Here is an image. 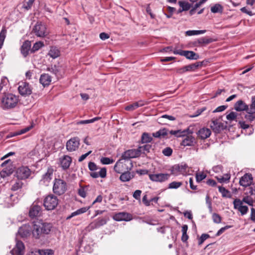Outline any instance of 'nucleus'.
I'll return each mask as SVG.
<instances>
[{
    "label": "nucleus",
    "mask_w": 255,
    "mask_h": 255,
    "mask_svg": "<svg viewBox=\"0 0 255 255\" xmlns=\"http://www.w3.org/2000/svg\"><path fill=\"white\" fill-rule=\"evenodd\" d=\"M124 164L126 165V163L124 164V163L122 162V160L119 159L114 166V169L115 172L118 173H122Z\"/></svg>",
    "instance_id": "41"
},
{
    "label": "nucleus",
    "mask_w": 255,
    "mask_h": 255,
    "mask_svg": "<svg viewBox=\"0 0 255 255\" xmlns=\"http://www.w3.org/2000/svg\"><path fill=\"white\" fill-rule=\"evenodd\" d=\"M51 82V77L48 74H42L40 77L39 82L44 86L50 85Z\"/></svg>",
    "instance_id": "27"
},
{
    "label": "nucleus",
    "mask_w": 255,
    "mask_h": 255,
    "mask_svg": "<svg viewBox=\"0 0 255 255\" xmlns=\"http://www.w3.org/2000/svg\"><path fill=\"white\" fill-rule=\"evenodd\" d=\"M146 104V102L145 101L139 100L138 102L127 106L125 107V110L127 111H133L139 107L144 106Z\"/></svg>",
    "instance_id": "25"
},
{
    "label": "nucleus",
    "mask_w": 255,
    "mask_h": 255,
    "mask_svg": "<svg viewBox=\"0 0 255 255\" xmlns=\"http://www.w3.org/2000/svg\"><path fill=\"white\" fill-rule=\"evenodd\" d=\"M212 217L213 221L215 223L219 224L221 223L222 218L218 214L214 213L212 214Z\"/></svg>",
    "instance_id": "55"
},
{
    "label": "nucleus",
    "mask_w": 255,
    "mask_h": 255,
    "mask_svg": "<svg viewBox=\"0 0 255 255\" xmlns=\"http://www.w3.org/2000/svg\"><path fill=\"white\" fill-rule=\"evenodd\" d=\"M67 190L66 182L61 179H55L53 186V192L58 195L63 194Z\"/></svg>",
    "instance_id": "5"
},
{
    "label": "nucleus",
    "mask_w": 255,
    "mask_h": 255,
    "mask_svg": "<svg viewBox=\"0 0 255 255\" xmlns=\"http://www.w3.org/2000/svg\"><path fill=\"white\" fill-rule=\"evenodd\" d=\"M59 200L53 194H49L46 196L43 200V206L47 210H53L58 205Z\"/></svg>",
    "instance_id": "4"
},
{
    "label": "nucleus",
    "mask_w": 255,
    "mask_h": 255,
    "mask_svg": "<svg viewBox=\"0 0 255 255\" xmlns=\"http://www.w3.org/2000/svg\"><path fill=\"white\" fill-rule=\"evenodd\" d=\"M53 170L51 168H48L47 172L42 176L41 181H43V183L49 182L52 179V176L53 175Z\"/></svg>",
    "instance_id": "29"
},
{
    "label": "nucleus",
    "mask_w": 255,
    "mask_h": 255,
    "mask_svg": "<svg viewBox=\"0 0 255 255\" xmlns=\"http://www.w3.org/2000/svg\"><path fill=\"white\" fill-rule=\"evenodd\" d=\"M164 119H166L169 121H174L176 119L173 116H169V115H163L162 116H161L160 117H159L158 119V122L159 123H162L163 122V120Z\"/></svg>",
    "instance_id": "54"
},
{
    "label": "nucleus",
    "mask_w": 255,
    "mask_h": 255,
    "mask_svg": "<svg viewBox=\"0 0 255 255\" xmlns=\"http://www.w3.org/2000/svg\"><path fill=\"white\" fill-rule=\"evenodd\" d=\"M80 139L78 137L70 138L67 141L66 149L68 151L72 152L76 150L80 145Z\"/></svg>",
    "instance_id": "8"
},
{
    "label": "nucleus",
    "mask_w": 255,
    "mask_h": 255,
    "mask_svg": "<svg viewBox=\"0 0 255 255\" xmlns=\"http://www.w3.org/2000/svg\"><path fill=\"white\" fill-rule=\"evenodd\" d=\"M173 53L185 56L187 59L190 60H197L199 59V56L192 51L187 50H174Z\"/></svg>",
    "instance_id": "9"
},
{
    "label": "nucleus",
    "mask_w": 255,
    "mask_h": 255,
    "mask_svg": "<svg viewBox=\"0 0 255 255\" xmlns=\"http://www.w3.org/2000/svg\"><path fill=\"white\" fill-rule=\"evenodd\" d=\"M207 175L203 172H198L196 174V180L198 183L200 182L206 177Z\"/></svg>",
    "instance_id": "53"
},
{
    "label": "nucleus",
    "mask_w": 255,
    "mask_h": 255,
    "mask_svg": "<svg viewBox=\"0 0 255 255\" xmlns=\"http://www.w3.org/2000/svg\"><path fill=\"white\" fill-rule=\"evenodd\" d=\"M41 207L36 204L33 203L29 211V216L31 218H35L40 216L41 213Z\"/></svg>",
    "instance_id": "15"
},
{
    "label": "nucleus",
    "mask_w": 255,
    "mask_h": 255,
    "mask_svg": "<svg viewBox=\"0 0 255 255\" xmlns=\"http://www.w3.org/2000/svg\"><path fill=\"white\" fill-rule=\"evenodd\" d=\"M114 162V160L112 158L109 157H102L101 158V162L103 164H112Z\"/></svg>",
    "instance_id": "57"
},
{
    "label": "nucleus",
    "mask_w": 255,
    "mask_h": 255,
    "mask_svg": "<svg viewBox=\"0 0 255 255\" xmlns=\"http://www.w3.org/2000/svg\"><path fill=\"white\" fill-rule=\"evenodd\" d=\"M237 116V114L234 112H232L226 116V118L229 121H235L236 120Z\"/></svg>",
    "instance_id": "58"
},
{
    "label": "nucleus",
    "mask_w": 255,
    "mask_h": 255,
    "mask_svg": "<svg viewBox=\"0 0 255 255\" xmlns=\"http://www.w3.org/2000/svg\"><path fill=\"white\" fill-rule=\"evenodd\" d=\"M241 201H243V203H245L247 204H248L250 206H254V200L252 199V198L249 197V196H247L244 197L242 200Z\"/></svg>",
    "instance_id": "51"
},
{
    "label": "nucleus",
    "mask_w": 255,
    "mask_h": 255,
    "mask_svg": "<svg viewBox=\"0 0 255 255\" xmlns=\"http://www.w3.org/2000/svg\"><path fill=\"white\" fill-rule=\"evenodd\" d=\"M216 178L220 183H228L230 179L231 175L230 173H226L223 176H216Z\"/></svg>",
    "instance_id": "37"
},
{
    "label": "nucleus",
    "mask_w": 255,
    "mask_h": 255,
    "mask_svg": "<svg viewBox=\"0 0 255 255\" xmlns=\"http://www.w3.org/2000/svg\"><path fill=\"white\" fill-rule=\"evenodd\" d=\"M233 205L234 209L238 210L242 215L246 214L249 211L248 207L243 205V201L239 199H235L233 201Z\"/></svg>",
    "instance_id": "12"
},
{
    "label": "nucleus",
    "mask_w": 255,
    "mask_h": 255,
    "mask_svg": "<svg viewBox=\"0 0 255 255\" xmlns=\"http://www.w3.org/2000/svg\"><path fill=\"white\" fill-rule=\"evenodd\" d=\"M52 225L44 222L41 220H37L33 222L32 235L36 239L48 235L51 231Z\"/></svg>",
    "instance_id": "1"
},
{
    "label": "nucleus",
    "mask_w": 255,
    "mask_h": 255,
    "mask_svg": "<svg viewBox=\"0 0 255 255\" xmlns=\"http://www.w3.org/2000/svg\"><path fill=\"white\" fill-rule=\"evenodd\" d=\"M1 107L3 110H8L14 108L19 99L17 96L11 93H5L1 98Z\"/></svg>",
    "instance_id": "2"
},
{
    "label": "nucleus",
    "mask_w": 255,
    "mask_h": 255,
    "mask_svg": "<svg viewBox=\"0 0 255 255\" xmlns=\"http://www.w3.org/2000/svg\"><path fill=\"white\" fill-rule=\"evenodd\" d=\"M44 46L43 42L38 41L34 43L33 47L31 49V53H34L35 51L38 50L40 48Z\"/></svg>",
    "instance_id": "49"
},
{
    "label": "nucleus",
    "mask_w": 255,
    "mask_h": 255,
    "mask_svg": "<svg viewBox=\"0 0 255 255\" xmlns=\"http://www.w3.org/2000/svg\"><path fill=\"white\" fill-rule=\"evenodd\" d=\"M8 83V80L6 77H3L1 78L0 83V91L2 90L3 86L6 85Z\"/></svg>",
    "instance_id": "62"
},
{
    "label": "nucleus",
    "mask_w": 255,
    "mask_h": 255,
    "mask_svg": "<svg viewBox=\"0 0 255 255\" xmlns=\"http://www.w3.org/2000/svg\"><path fill=\"white\" fill-rule=\"evenodd\" d=\"M31 42L28 40L25 41L21 47V53L22 55L26 57L31 51Z\"/></svg>",
    "instance_id": "24"
},
{
    "label": "nucleus",
    "mask_w": 255,
    "mask_h": 255,
    "mask_svg": "<svg viewBox=\"0 0 255 255\" xmlns=\"http://www.w3.org/2000/svg\"><path fill=\"white\" fill-rule=\"evenodd\" d=\"M101 119V117H95V118H94L92 119H90V120H81V121L76 122V125H84V124H88L93 123L95 122L100 120Z\"/></svg>",
    "instance_id": "36"
},
{
    "label": "nucleus",
    "mask_w": 255,
    "mask_h": 255,
    "mask_svg": "<svg viewBox=\"0 0 255 255\" xmlns=\"http://www.w3.org/2000/svg\"><path fill=\"white\" fill-rule=\"evenodd\" d=\"M219 191L222 194L223 197L230 198L231 195L230 194V192L227 190L225 188L222 186L218 187Z\"/></svg>",
    "instance_id": "48"
},
{
    "label": "nucleus",
    "mask_w": 255,
    "mask_h": 255,
    "mask_svg": "<svg viewBox=\"0 0 255 255\" xmlns=\"http://www.w3.org/2000/svg\"><path fill=\"white\" fill-rule=\"evenodd\" d=\"M89 209L90 207H85L80 208L77 210L76 211L72 213L69 216L67 217V219H70L74 216L84 213L86 212Z\"/></svg>",
    "instance_id": "31"
},
{
    "label": "nucleus",
    "mask_w": 255,
    "mask_h": 255,
    "mask_svg": "<svg viewBox=\"0 0 255 255\" xmlns=\"http://www.w3.org/2000/svg\"><path fill=\"white\" fill-rule=\"evenodd\" d=\"M31 174V170L27 166H21L16 171V176L18 179L23 180L28 178Z\"/></svg>",
    "instance_id": "7"
},
{
    "label": "nucleus",
    "mask_w": 255,
    "mask_h": 255,
    "mask_svg": "<svg viewBox=\"0 0 255 255\" xmlns=\"http://www.w3.org/2000/svg\"><path fill=\"white\" fill-rule=\"evenodd\" d=\"M198 136L201 139H204L209 137L211 134V131L209 128H201L197 133Z\"/></svg>",
    "instance_id": "26"
},
{
    "label": "nucleus",
    "mask_w": 255,
    "mask_h": 255,
    "mask_svg": "<svg viewBox=\"0 0 255 255\" xmlns=\"http://www.w3.org/2000/svg\"><path fill=\"white\" fill-rule=\"evenodd\" d=\"M195 142V138L191 135L187 136L182 141L181 144L184 146H192Z\"/></svg>",
    "instance_id": "32"
},
{
    "label": "nucleus",
    "mask_w": 255,
    "mask_h": 255,
    "mask_svg": "<svg viewBox=\"0 0 255 255\" xmlns=\"http://www.w3.org/2000/svg\"><path fill=\"white\" fill-rule=\"evenodd\" d=\"M48 55L53 59L57 58L60 55L59 50L55 47H52L49 51Z\"/></svg>",
    "instance_id": "40"
},
{
    "label": "nucleus",
    "mask_w": 255,
    "mask_h": 255,
    "mask_svg": "<svg viewBox=\"0 0 255 255\" xmlns=\"http://www.w3.org/2000/svg\"><path fill=\"white\" fill-rule=\"evenodd\" d=\"M178 4L181 7L182 10L184 11L189 10L191 7V4L186 1H179Z\"/></svg>",
    "instance_id": "47"
},
{
    "label": "nucleus",
    "mask_w": 255,
    "mask_h": 255,
    "mask_svg": "<svg viewBox=\"0 0 255 255\" xmlns=\"http://www.w3.org/2000/svg\"><path fill=\"white\" fill-rule=\"evenodd\" d=\"M152 139V137L147 132H143L141 135V142L142 143H147L150 142Z\"/></svg>",
    "instance_id": "35"
},
{
    "label": "nucleus",
    "mask_w": 255,
    "mask_h": 255,
    "mask_svg": "<svg viewBox=\"0 0 255 255\" xmlns=\"http://www.w3.org/2000/svg\"><path fill=\"white\" fill-rule=\"evenodd\" d=\"M187 230L188 226L187 225H183L182 227V235L181 237V241L183 242H186L188 239V236L187 234Z\"/></svg>",
    "instance_id": "44"
},
{
    "label": "nucleus",
    "mask_w": 255,
    "mask_h": 255,
    "mask_svg": "<svg viewBox=\"0 0 255 255\" xmlns=\"http://www.w3.org/2000/svg\"><path fill=\"white\" fill-rule=\"evenodd\" d=\"M206 30H192L186 31V35L188 36H192L204 34L206 32Z\"/></svg>",
    "instance_id": "46"
},
{
    "label": "nucleus",
    "mask_w": 255,
    "mask_h": 255,
    "mask_svg": "<svg viewBox=\"0 0 255 255\" xmlns=\"http://www.w3.org/2000/svg\"><path fill=\"white\" fill-rule=\"evenodd\" d=\"M247 114L245 115V118L247 121L252 122L255 119V111H251V107L250 106V109L247 111Z\"/></svg>",
    "instance_id": "38"
},
{
    "label": "nucleus",
    "mask_w": 255,
    "mask_h": 255,
    "mask_svg": "<svg viewBox=\"0 0 255 255\" xmlns=\"http://www.w3.org/2000/svg\"><path fill=\"white\" fill-rule=\"evenodd\" d=\"M234 109L237 112L248 111L249 106L243 100L238 101L234 105Z\"/></svg>",
    "instance_id": "22"
},
{
    "label": "nucleus",
    "mask_w": 255,
    "mask_h": 255,
    "mask_svg": "<svg viewBox=\"0 0 255 255\" xmlns=\"http://www.w3.org/2000/svg\"><path fill=\"white\" fill-rule=\"evenodd\" d=\"M110 220L109 216L108 215H105L103 217H99L94 221L91 222L87 227L85 228V231L87 232L100 228L106 225L108 221Z\"/></svg>",
    "instance_id": "3"
},
{
    "label": "nucleus",
    "mask_w": 255,
    "mask_h": 255,
    "mask_svg": "<svg viewBox=\"0 0 255 255\" xmlns=\"http://www.w3.org/2000/svg\"><path fill=\"white\" fill-rule=\"evenodd\" d=\"M172 149L169 147H167L162 150V153L165 156H170L172 154Z\"/></svg>",
    "instance_id": "59"
},
{
    "label": "nucleus",
    "mask_w": 255,
    "mask_h": 255,
    "mask_svg": "<svg viewBox=\"0 0 255 255\" xmlns=\"http://www.w3.org/2000/svg\"><path fill=\"white\" fill-rule=\"evenodd\" d=\"M11 173V172L10 171V170H6L3 169L0 172V176L2 178H4L6 176H8L10 175Z\"/></svg>",
    "instance_id": "64"
},
{
    "label": "nucleus",
    "mask_w": 255,
    "mask_h": 255,
    "mask_svg": "<svg viewBox=\"0 0 255 255\" xmlns=\"http://www.w3.org/2000/svg\"><path fill=\"white\" fill-rule=\"evenodd\" d=\"M232 227L231 226H226L224 227L221 228L216 233V236L218 237L220 236L221 234H222L226 230H228Z\"/></svg>",
    "instance_id": "60"
},
{
    "label": "nucleus",
    "mask_w": 255,
    "mask_h": 255,
    "mask_svg": "<svg viewBox=\"0 0 255 255\" xmlns=\"http://www.w3.org/2000/svg\"><path fill=\"white\" fill-rule=\"evenodd\" d=\"M59 162L62 169L66 170L69 168L71 164L72 159L70 156L65 155L59 158Z\"/></svg>",
    "instance_id": "19"
},
{
    "label": "nucleus",
    "mask_w": 255,
    "mask_h": 255,
    "mask_svg": "<svg viewBox=\"0 0 255 255\" xmlns=\"http://www.w3.org/2000/svg\"><path fill=\"white\" fill-rule=\"evenodd\" d=\"M49 71L54 74L58 78H61L64 74L63 69L58 66L54 65L49 69Z\"/></svg>",
    "instance_id": "28"
},
{
    "label": "nucleus",
    "mask_w": 255,
    "mask_h": 255,
    "mask_svg": "<svg viewBox=\"0 0 255 255\" xmlns=\"http://www.w3.org/2000/svg\"><path fill=\"white\" fill-rule=\"evenodd\" d=\"M210 127L216 133H220L225 128L224 124L219 122L218 119L212 120Z\"/></svg>",
    "instance_id": "16"
},
{
    "label": "nucleus",
    "mask_w": 255,
    "mask_h": 255,
    "mask_svg": "<svg viewBox=\"0 0 255 255\" xmlns=\"http://www.w3.org/2000/svg\"><path fill=\"white\" fill-rule=\"evenodd\" d=\"M29 128H23V129L19 130L18 131H17L10 132L6 135V138H11V137L15 136H17L18 135L23 134V133L26 132L27 131H28L29 130Z\"/></svg>",
    "instance_id": "34"
},
{
    "label": "nucleus",
    "mask_w": 255,
    "mask_h": 255,
    "mask_svg": "<svg viewBox=\"0 0 255 255\" xmlns=\"http://www.w3.org/2000/svg\"><path fill=\"white\" fill-rule=\"evenodd\" d=\"M31 228L28 225H23L19 228L18 233L22 237H27L30 235Z\"/></svg>",
    "instance_id": "23"
},
{
    "label": "nucleus",
    "mask_w": 255,
    "mask_h": 255,
    "mask_svg": "<svg viewBox=\"0 0 255 255\" xmlns=\"http://www.w3.org/2000/svg\"><path fill=\"white\" fill-rule=\"evenodd\" d=\"M140 156V151L137 149H129L126 151L122 154V157L124 159L136 158Z\"/></svg>",
    "instance_id": "18"
},
{
    "label": "nucleus",
    "mask_w": 255,
    "mask_h": 255,
    "mask_svg": "<svg viewBox=\"0 0 255 255\" xmlns=\"http://www.w3.org/2000/svg\"><path fill=\"white\" fill-rule=\"evenodd\" d=\"M7 33V29L5 26H3L2 29L0 32V49H1L3 43L5 40V38L6 36Z\"/></svg>",
    "instance_id": "33"
},
{
    "label": "nucleus",
    "mask_w": 255,
    "mask_h": 255,
    "mask_svg": "<svg viewBox=\"0 0 255 255\" xmlns=\"http://www.w3.org/2000/svg\"><path fill=\"white\" fill-rule=\"evenodd\" d=\"M32 31L37 37H43L48 34L46 25L42 22H37Z\"/></svg>",
    "instance_id": "6"
},
{
    "label": "nucleus",
    "mask_w": 255,
    "mask_h": 255,
    "mask_svg": "<svg viewBox=\"0 0 255 255\" xmlns=\"http://www.w3.org/2000/svg\"><path fill=\"white\" fill-rule=\"evenodd\" d=\"M37 252L40 255H53L54 252L50 249L38 250Z\"/></svg>",
    "instance_id": "50"
},
{
    "label": "nucleus",
    "mask_w": 255,
    "mask_h": 255,
    "mask_svg": "<svg viewBox=\"0 0 255 255\" xmlns=\"http://www.w3.org/2000/svg\"><path fill=\"white\" fill-rule=\"evenodd\" d=\"M223 11V7L220 3H216L211 7V11L212 13H222Z\"/></svg>",
    "instance_id": "39"
},
{
    "label": "nucleus",
    "mask_w": 255,
    "mask_h": 255,
    "mask_svg": "<svg viewBox=\"0 0 255 255\" xmlns=\"http://www.w3.org/2000/svg\"><path fill=\"white\" fill-rule=\"evenodd\" d=\"M186 131L185 130L182 131L181 130H171L169 131L171 134L174 135L177 137H180L184 135L183 133H185Z\"/></svg>",
    "instance_id": "56"
},
{
    "label": "nucleus",
    "mask_w": 255,
    "mask_h": 255,
    "mask_svg": "<svg viewBox=\"0 0 255 255\" xmlns=\"http://www.w3.org/2000/svg\"><path fill=\"white\" fill-rule=\"evenodd\" d=\"M132 219V215L126 212H119L115 214L113 216V219L117 221H129Z\"/></svg>",
    "instance_id": "14"
},
{
    "label": "nucleus",
    "mask_w": 255,
    "mask_h": 255,
    "mask_svg": "<svg viewBox=\"0 0 255 255\" xmlns=\"http://www.w3.org/2000/svg\"><path fill=\"white\" fill-rule=\"evenodd\" d=\"M210 237V236L208 234H203L199 239L198 244L201 245L203 243V242L208 238Z\"/></svg>",
    "instance_id": "61"
},
{
    "label": "nucleus",
    "mask_w": 255,
    "mask_h": 255,
    "mask_svg": "<svg viewBox=\"0 0 255 255\" xmlns=\"http://www.w3.org/2000/svg\"><path fill=\"white\" fill-rule=\"evenodd\" d=\"M188 166L186 164L181 165H174L172 168L171 172L173 174H184L186 172Z\"/></svg>",
    "instance_id": "21"
},
{
    "label": "nucleus",
    "mask_w": 255,
    "mask_h": 255,
    "mask_svg": "<svg viewBox=\"0 0 255 255\" xmlns=\"http://www.w3.org/2000/svg\"><path fill=\"white\" fill-rule=\"evenodd\" d=\"M215 40L208 37H202L195 40L193 42V44L196 46H202L208 44L214 41Z\"/></svg>",
    "instance_id": "20"
},
{
    "label": "nucleus",
    "mask_w": 255,
    "mask_h": 255,
    "mask_svg": "<svg viewBox=\"0 0 255 255\" xmlns=\"http://www.w3.org/2000/svg\"><path fill=\"white\" fill-rule=\"evenodd\" d=\"M170 177V174L168 173L150 174L149 179L154 182H163L168 180Z\"/></svg>",
    "instance_id": "10"
},
{
    "label": "nucleus",
    "mask_w": 255,
    "mask_h": 255,
    "mask_svg": "<svg viewBox=\"0 0 255 255\" xmlns=\"http://www.w3.org/2000/svg\"><path fill=\"white\" fill-rule=\"evenodd\" d=\"M253 182V177L251 173H246L243 176L239 181V184L243 187L250 186Z\"/></svg>",
    "instance_id": "17"
},
{
    "label": "nucleus",
    "mask_w": 255,
    "mask_h": 255,
    "mask_svg": "<svg viewBox=\"0 0 255 255\" xmlns=\"http://www.w3.org/2000/svg\"><path fill=\"white\" fill-rule=\"evenodd\" d=\"M34 1V0H28V1L23 4V7L26 10L30 9Z\"/></svg>",
    "instance_id": "63"
},
{
    "label": "nucleus",
    "mask_w": 255,
    "mask_h": 255,
    "mask_svg": "<svg viewBox=\"0 0 255 255\" xmlns=\"http://www.w3.org/2000/svg\"><path fill=\"white\" fill-rule=\"evenodd\" d=\"M23 185V182L20 179H18L12 185L11 187V190L13 191H16L18 189L21 188Z\"/></svg>",
    "instance_id": "45"
},
{
    "label": "nucleus",
    "mask_w": 255,
    "mask_h": 255,
    "mask_svg": "<svg viewBox=\"0 0 255 255\" xmlns=\"http://www.w3.org/2000/svg\"><path fill=\"white\" fill-rule=\"evenodd\" d=\"M18 90L22 96L29 95L32 93L31 88L29 84L26 82H21L18 86Z\"/></svg>",
    "instance_id": "13"
},
{
    "label": "nucleus",
    "mask_w": 255,
    "mask_h": 255,
    "mask_svg": "<svg viewBox=\"0 0 255 255\" xmlns=\"http://www.w3.org/2000/svg\"><path fill=\"white\" fill-rule=\"evenodd\" d=\"M182 185L181 182L173 181L169 183L168 185L169 189H177Z\"/></svg>",
    "instance_id": "52"
},
{
    "label": "nucleus",
    "mask_w": 255,
    "mask_h": 255,
    "mask_svg": "<svg viewBox=\"0 0 255 255\" xmlns=\"http://www.w3.org/2000/svg\"><path fill=\"white\" fill-rule=\"evenodd\" d=\"M151 148V145L149 144H145L143 146H140L137 148V150L140 151V155L141 153L145 154L149 152Z\"/></svg>",
    "instance_id": "43"
},
{
    "label": "nucleus",
    "mask_w": 255,
    "mask_h": 255,
    "mask_svg": "<svg viewBox=\"0 0 255 255\" xmlns=\"http://www.w3.org/2000/svg\"><path fill=\"white\" fill-rule=\"evenodd\" d=\"M134 176L133 174H132L128 171L124 172L121 175L120 179L122 182H127L133 178Z\"/></svg>",
    "instance_id": "30"
},
{
    "label": "nucleus",
    "mask_w": 255,
    "mask_h": 255,
    "mask_svg": "<svg viewBox=\"0 0 255 255\" xmlns=\"http://www.w3.org/2000/svg\"><path fill=\"white\" fill-rule=\"evenodd\" d=\"M24 250V244L21 241H16L14 247L10 251V253L12 255H23Z\"/></svg>",
    "instance_id": "11"
},
{
    "label": "nucleus",
    "mask_w": 255,
    "mask_h": 255,
    "mask_svg": "<svg viewBox=\"0 0 255 255\" xmlns=\"http://www.w3.org/2000/svg\"><path fill=\"white\" fill-rule=\"evenodd\" d=\"M202 62H197L195 63L190 64L186 66V70L187 71H195L196 69H197L199 67L201 66L202 65Z\"/></svg>",
    "instance_id": "42"
}]
</instances>
